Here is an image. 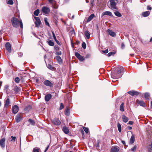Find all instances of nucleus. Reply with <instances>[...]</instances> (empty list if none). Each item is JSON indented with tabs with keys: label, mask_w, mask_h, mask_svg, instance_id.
Masks as SVG:
<instances>
[{
	"label": "nucleus",
	"mask_w": 152,
	"mask_h": 152,
	"mask_svg": "<svg viewBox=\"0 0 152 152\" xmlns=\"http://www.w3.org/2000/svg\"><path fill=\"white\" fill-rule=\"evenodd\" d=\"M124 72V69L122 66H120L118 68L117 71H113L111 73L112 78L113 79H118L121 78Z\"/></svg>",
	"instance_id": "1"
},
{
	"label": "nucleus",
	"mask_w": 152,
	"mask_h": 152,
	"mask_svg": "<svg viewBox=\"0 0 152 152\" xmlns=\"http://www.w3.org/2000/svg\"><path fill=\"white\" fill-rule=\"evenodd\" d=\"M11 21L12 25L15 28L18 27L19 26V24L20 23V28H23V24L21 20H19L15 17H13L11 19Z\"/></svg>",
	"instance_id": "2"
},
{
	"label": "nucleus",
	"mask_w": 152,
	"mask_h": 152,
	"mask_svg": "<svg viewBox=\"0 0 152 152\" xmlns=\"http://www.w3.org/2000/svg\"><path fill=\"white\" fill-rule=\"evenodd\" d=\"M109 1L111 8L113 10H116L117 8L116 1H117V0H109Z\"/></svg>",
	"instance_id": "3"
},
{
	"label": "nucleus",
	"mask_w": 152,
	"mask_h": 152,
	"mask_svg": "<svg viewBox=\"0 0 152 152\" xmlns=\"http://www.w3.org/2000/svg\"><path fill=\"white\" fill-rule=\"evenodd\" d=\"M49 2L51 4L53 8L56 9L58 7V6L56 4L54 0H48Z\"/></svg>",
	"instance_id": "4"
},
{
	"label": "nucleus",
	"mask_w": 152,
	"mask_h": 152,
	"mask_svg": "<svg viewBox=\"0 0 152 152\" xmlns=\"http://www.w3.org/2000/svg\"><path fill=\"white\" fill-rule=\"evenodd\" d=\"M34 18L36 20L35 22V25L37 27H39L41 23L40 20L38 17H35Z\"/></svg>",
	"instance_id": "5"
},
{
	"label": "nucleus",
	"mask_w": 152,
	"mask_h": 152,
	"mask_svg": "<svg viewBox=\"0 0 152 152\" xmlns=\"http://www.w3.org/2000/svg\"><path fill=\"white\" fill-rule=\"evenodd\" d=\"M5 46L6 50L10 53L11 52V47L10 44L9 42H7L5 45Z\"/></svg>",
	"instance_id": "6"
},
{
	"label": "nucleus",
	"mask_w": 152,
	"mask_h": 152,
	"mask_svg": "<svg viewBox=\"0 0 152 152\" xmlns=\"http://www.w3.org/2000/svg\"><path fill=\"white\" fill-rule=\"evenodd\" d=\"M42 12L46 14H48L50 12V9L46 7H44L42 8Z\"/></svg>",
	"instance_id": "7"
},
{
	"label": "nucleus",
	"mask_w": 152,
	"mask_h": 152,
	"mask_svg": "<svg viewBox=\"0 0 152 152\" xmlns=\"http://www.w3.org/2000/svg\"><path fill=\"white\" fill-rule=\"evenodd\" d=\"M53 123L56 125L58 126L60 125L61 123V121L58 118H56L54 119L52 121Z\"/></svg>",
	"instance_id": "8"
},
{
	"label": "nucleus",
	"mask_w": 152,
	"mask_h": 152,
	"mask_svg": "<svg viewBox=\"0 0 152 152\" xmlns=\"http://www.w3.org/2000/svg\"><path fill=\"white\" fill-rule=\"evenodd\" d=\"M44 84L46 86L50 87H53V84L48 80H46L44 82Z\"/></svg>",
	"instance_id": "9"
},
{
	"label": "nucleus",
	"mask_w": 152,
	"mask_h": 152,
	"mask_svg": "<svg viewBox=\"0 0 152 152\" xmlns=\"http://www.w3.org/2000/svg\"><path fill=\"white\" fill-rule=\"evenodd\" d=\"M119 151V148L116 146H113L111 149V152H118Z\"/></svg>",
	"instance_id": "10"
},
{
	"label": "nucleus",
	"mask_w": 152,
	"mask_h": 152,
	"mask_svg": "<svg viewBox=\"0 0 152 152\" xmlns=\"http://www.w3.org/2000/svg\"><path fill=\"white\" fill-rule=\"evenodd\" d=\"M19 110V108L16 105H15L12 108V110L13 113L14 114L16 113Z\"/></svg>",
	"instance_id": "11"
},
{
	"label": "nucleus",
	"mask_w": 152,
	"mask_h": 152,
	"mask_svg": "<svg viewBox=\"0 0 152 152\" xmlns=\"http://www.w3.org/2000/svg\"><path fill=\"white\" fill-rule=\"evenodd\" d=\"M5 138H3L0 140V145L2 148H4L5 146Z\"/></svg>",
	"instance_id": "12"
},
{
	"label": "nucleus",
	"mask_w": 152,
	"mask_h": 152,
	"mask_svg": "<svg viewBox=\"0 0 152 152\" xmlns=\"http://www.w3.org/2000/svg\"><path fill=\"white\" fill-rule=\"evenodd\" d=\"M128 93L132 96L134 95H138L139 94V93L138 92L133 91H129L128 92Z\"/></svg>",
	"instance_id": "13"
},
{
	"label": "nucleus",
	"mask_w": 152,
	"mask_h": 152,
	"mask_svg": "<svg viewBox=\"0 0 152 152\" xmlns=\"http://www.w3.org/2000/svg\"><path fill=\"white\" fill-rule=\"evenodd\" d=\"M150 14V11H148L145 12H142V15L144 17H146L148 16Z\"/></svg>",
	"instance_id": "14"
},
{
	"label": "nucleus",
	"mask_w": 152,
	"mask_h": 152,
	"mask_svg": "<svg viewBox=\"0 0 152 152\" xmlns=\"http://www.w3.org/2000/svg\"><path fill=\"white\" fill-rule=\"evenodd\" d=\"M104 15H109L111 17L113 16V15L112 13L110 11H105L103 12L102 13V16H103Z\"/></svg>",
	"instance_id": "15"
},
{
	"label": "nucleus",
	"mask_w": 152,
	"mask_h": 152,
	"mask_svg": "<svg viewBox=\"0 0 152 152\" xmlns=\"http://www.w3.org/2000/svg\"><path fill=\"white\" fill-rule=\"evenodd\" d=\"M52 97V95L50 94H48L45 96V101H48Z\"/></svg>",
	"instance_id": "16"
},
{
	"label": "nucleus",
	"mask_w": 152,
	"mask_h": 152,
	"mask_svg": "<svg viewBox=\"0 0 152 152\" xmlns=\"http://www.w3.org/2000/svg\"><path fill=\"white\" fill-rule=\"evenodd\" d=\"M22 117L21 115H20L18 114L16 117L15 118V120L17 122H20L21 120L22 119Z\"/></svg>",
	"instance_id": "17"
},
{
	"label": "nucleus",
	"mask_w": 152,
	"mask_h": 152,
	"mask_svg": "<svg viewBox=\"0 0 152 152\" xmlns=\"http://www.w3.org/2000/svg\"><path fill=\"white\" fill-rule=\"evenodd\" d=\"M108 33L112 37H114L115 36V33L113 31H112L111 30L108 29L107 30Z\"/></svg>",
	"instance_id": "18"
},
{
	"label": "nucleus",
	"mask_w": 152,
	"mask_h": 152,
	"mask_svg": "<svg viewBox=\"0 0 152 152\" xmlns=\"http://www.w3.org/2000/svg\"><path fill=\"white\" fill-rule=\"evenodd\" d=\"M10 104V100L9 98H7L6 99L5 104H4V108H7L8 107L9 104Z\"/></svg>",
	"instance_id": "19"
},
{
	"label": "nucleus",
	"mask_w": 152,
	"mask_h": 152,
	"mask_svg": "<svg viewBox=\"0 0 152 152\" xmlns=\"http://www.w3.org/2000/svg\"><path fill=\"white\" fill-rule=\"evenodd\" d=\"M56 59L57 62L59 64H62V61L61 57L59 56H56Z\"/></svg>",
	"instance_id": "20"
},
{
	"label": "nucleus",
	"mask_w": 152,
	"mask_h": 152,
	"mask_svg": "<svg viewBox=\"0 0 152 152\" xmlns=\"http://www.w3.org/2000/svg\"><path fill=\"white\" fill-rule=\"evenodd\" d=\"M62 130L66 134H68L69 133V129L66 126L63 127Z\"/></svg>",
	"instance_id": "21"
},
{
	"label": "nucleus",
	"mask_w": 152,
	"mask_h": 152,
	"mask_svg": "<svg viewBox=\"0 0 152 152\" xmlns=\"http://www.w3.org/2000/svg\"><path fill=\"white\" fill-rule=\"evenodd\" d=\"M95 17V15L94 14H92L90 15L89 17L87 20V22H88L91 21Z\"/></svg>",
	"instance_id": "22"
},
{
	"label": "nucleus",
	"mask_w": 152,
	"mask_h": 152,
	"mask_svg": "<svg viewBox=\"0 0 152 152\" xmlns=\"http://www.w3.org/2000/svg\"><path fill=\"white\" fill-rule=\"evenodd\" d=\"M137 103L139 104L140 106H142L143 107H145V104L144 102L142 101H139L138 100L137 101Z\"/></svg>",
	"instance_id": "23"
},
{
	"label": "nucleus",
	"mask_w": 152,
	"mask_h": 152,
	"mask_svg": "<svg viewBox=\"0 0 152 152\" xmlns=\"http://www.w3.org/2000/svg\"><path fill=\"white\" fill-rule=\"evenodd\" d=\"M31 109V107L30 105L28 106L25 108L24 109V112L26 113L28 112Z\"/></svg>",
	"instance_id": "24"
},
{
	"label": "nucleus",
	"mask_w": 152,
	"mask_h": 152,
	"mask_svg": "<svg viewBox=\"0 0 152 152\" xmlns=\"http://www.w3.org/2000/svg\"><path fill=\"white\" fill-rule=\"evenodd\" d=\"M122 119L123 121L125 123H126L129 120V118L124 115H123L122 116Z\"/></svg>",
	"instance_id": "25"
},
{
	"label": "nucleus",
	"mask_w": 152,
	"mask_h": 152,
	"mask_svg": "<svg viewBox=\"0 0 152 152\" xmlns=\"http://www.w3.org/2000/svg\"><path fill=\"white\" fill-rule=\"evenodd\" d=\"M135 138L134 136L132 135L130 140V143L131 144H132L134 142Z\"/></svg>",
	"instance_id": "26"
},
{
	"label": "nucleus",
	"mask_w": 152,
	"mask_h": 152,
	"mask_svg": "<svg viewBox=\"0 0 152 152\" xmlns=\"http://www.w3.org/2000/svg\"><path fill=\"white\" fill-rule=\"evenodd\" d=\"M84 34L87 39H89L90 37V34L88 31H86L84 32Z\"/></svg>",
	"instance_id": "27"
},
{
	"label": "nucleus",
	"mask_w": 152,
	"mask_h": 152,
	"mask_svg": "<svg viewBox=\"0 0 152 152\" xmlns=\"http://www.w3.org/2000/svg\"><path fill=\"white\" fill-rule=\"evenodd\" d=\"M69 110L67 108L65 111V114L66 115L69 116Z\"/></svg>",
	"instance_id": "28"
},
{
	"label": "nucleus",
	"mask_w": 152,
	"mask_h": 152,
	"mask_svg": "<svg viewBox=\"0 0 152 152\" xmlns=\"http://www.w3.org/2000/svg\"><path fill=\"white\" fill-rule=\"evenodd\" d=\"M115 15L118 17H121V14L118 11H116L114 12Z\"/></svg>",
	"instance_id": "29"
},
{
	"label": "nucleus",
	"mask_w": 152,
	"mask_h": 152,
	"mask_svg": "<svg viewBox=\"0 0 152 152\" xmlns=\"http://www.w3.org/2000/svg\"><path fill=\"white\" fill-rule=\"evenodd\" d=\"M124 103L122 102L121 104L120 107V110L121 111H124Z\"/></svg>",
	"instance_id": "30"
},
{
	"label": "nucleus",
	"mask_w": 152,
	"mask_h": 152,
	"mask_svg": "<svg viewBox=\"0 0 152 152\" xmlns=\"http://www.w3.org/2000/svg\"><path fill=\"white\" fill-rule=\"evenodd\" d=\"M48 44L50 46H53L54 45V43L51 40H50L48 42Z\"/></svg>",
	"instance_id": "31"
},
{
	"label": "nucleus",
	"mask_w": 152,
	"mask_h": 152,
	"mask_svg": "<svg viewBox=\"0 0 152 152\" xmlns=\"http://www.w3.org/2000/svg\"><path fill=\"white\" fill-rule=\"evenodd\" d=\"M28 121L30 123V124L32 125H34L35 124V121L31 119H29L28 120Z\"/></svg>",
	"instance_id": "32"
},
{
	"label": "nucleus",
	"mask_w": 152,
	"mask_h": 152,
	"mask_svg": "<svg viewBox=\"0 0 152 152\" xmlns=\"http://www.w3.org/2000/svg\"><path fill=\"white\" fill-rule=\"evenodd\" d=\"M150 96L149 94L148 93H145L144 94V97L146 99H148L149 98V97Z\"/></svg>",
	"instance_id": "33"
},
{
	"label": "nucleus",
	"mask_w": 152,
	"mask_h": 152,
	"mask_svg": "<svg viewBox=\"0 0 152 152\" xmlns=\"http://www.w3.org/2000/svg\"><path fill=\"white\" fill-rule=\"evenodd\" d=\"M39 13V9H37L34 12V14L36 16H37Z\"/></svg>",
	"instance_id": "34"
},
{
	"label": "nucleus",
	"mask_w": 152,
	"mask_h": 152,
	"mask_svg": "<svg viewBox=\"0 0 152 152\" xmlns=\"http://www.w3.org/2000/svg\"><path fill=\"white\" fill-rule=\"evenodd\" d=\"M117 126L119 132H121V126L120 123H118L117 124Z\"/></svg>",
	"instance_id": "35"
},
{
	"label": "nucleus",
	"mask_w": 152,
	"mask_h": 152,
	"mask_svg": "<svg viewBox=\"0 0 152 152\" xmlns=\"http://www.w3.org/2000/svg\"><path fill=\"white\" fill-rule=\"evenodd\" d=\"M137 148V146H134L133 148H131L130 151L133 152H135L136 150V149Z\"/></svg>",
	"instance_id": "36"
},
{
	"label": "nucleus",
	"mask_w": 152,
	"mask_h": 152,
	"mask_svg": "<svg viewBox=\"0 0 152 152\" xmlns=\"http://www.w3.org/2000/svg\"><path fill=\"white\" fill-rule=\"evenodd\" d=\"M115 53V52H112L109 53L107 54V56L108 57H110L112 56H113Z\"/></svg>",
	"instance_id": "37"
},
{
	"label": "nucleus",
	"mask_w": 152,
	"mask_h": 152,
	"mask_svg": "<svg viewBox=\"0 0 152 152\" xmlns=\"http://www.w3.org/2000/svg\"><path fill=\"white\" fill-rule=\"evenodd\" d=\"M44 21L45 24L48 26H49V24L47 21V18H44Z\"/></svg>",
	"instance_id": "38"
},
{
	"label": "nucleus",
	"mask_w": 152,
	"mask_h": 152,
	"mask_svg": "<svg viewBox=\"0 0 152 152\" xmlns=\"http://www.w3.org/2000/svg\"><path fill=\"white\" fill-rule=\"evenodd\" d=\"M15 81L16 83H18L20 81V79L18 77H17L15 78Z\"/></svg>",
	"instance_id": "39"
},
{
	"label": "nucleus",
	"mask_w": 152,
	"mask_h": 152,
	"mask_svg": "<svg viewBox=\"0 0 152 152\" xmlns=\"http://www.w3.org/2000/svg\"><path fill=\"white\" fill-rule=\"evenodd\" d=\"M83 128L86 133L87 134L88 132L89 129L88 128L83 127Z\"/></svg>",
	"instance_id": "40"
},
{
	"label": "nucleus",
	"mask_w": 152,
	"mask_h": 152,
	"mask_svg": "<svg viewBox=\"0 0 152 152\" xmlns=\"http://www.w3.org/2000/svg\"><path fill=\"white\" fill-rule=\"evenodd\" d=\"M75 55L77 58H78L79 57H80V56H81V55L80 54L77 52L75 53Z\"/></svg>",
	"instance_id": "41"
},
{
	"label": "nucleus",
	"mask_w": 152,
	"mask_h": 152,
	"mask_svg": "<svg viewBox=\"0 0 152 152\" xmlns=\"http://www.w3.org/2000/svg\"><path fill=\"white\" fill-rule=\"evenodd\" d=\"M8 4L12 5L13 4V2L12 0H9L7 2Z\"/></svg>",
	"instance_id": "42"
},
{
	"label": "nucleus",
	"mask_w": 152,
	"mask_h": 152,
	"mask_svg": "<svg viewBox=\"0 0 152 152\" xmlns=\"http://www.w3.org/2000/svg\"><path fill=\"white\" fill-rule=\"evenodd\" d=\"M82 48L85 49L86 48V43L84 42H83L82 43Z\"/></svg>",
	"instance_id": "43"
},
{
	"label": "nucleus",
	"mask_w": 152,
	"mask_h": 152,
	"mask_svg": "<svg viewBox=\"0 0 152 152\" xmlns=\"http://www.w3.org/2000/svg\"><path fill=\"white\" fill-rule=\"evenodd\" d=\"M39 149L34 148L33 150V152H39Z\"/></svg>",
	"instance_id": "44"
},
{
	"label": "nucleus",
	"mask_w": 152,
	"mask_h": 152,
	"mask_svg": "<svg viewBox=\"0 0 152 152\" xmlns=\"http://www.w3.org/2000/svg\"><path fill=\"white\" fill-rule=\"evenodd\" d=\"M11 138L12 139V140H11V141L14 142L15 140L16 139V137H13V136H12L11 137Z\"/></svg>",
	"instance_id": "45"
},
{
	"label": "nucleus",
	"mask_w": 152,
	"mask_h": 152,
	"mask_svg": "<svg viewBox=\"0 0 152 152\" xmlns=\"http://www.w3.org/2000/svg\"><path fill=\"white\" fill-rule=\"evenodd\" d=\"M78 58L81 61H83L84 60L83 56H80V57H79Z\"/></svg>",
	"instance_id": "46"
},
{
	"label": "nucleus",
	"mask_w": 152,
	"mask_h": 152,
	"mask_svg": "<svg viewBox=\"0 0 152 152\" xmlns=\"http://www.w3.org/2000/svg\"><path fill=\"white\" fill-rule=\"evenodd\" d=\"M64 108V105L62 103H61L60 104V107L59 108V109L60 110H61Z\"/></svg>",
	"instance_id": "47"
},
{
	"label": "nucleus",
	"mask_w": 152,
	"mask_h": 152,
	"mask_svg": "<svg viewBox=\"0 0 152 152\" xmlns=\"http://www.w3.org/2000/svg\"><path fill=\"white\" fill-rule=\"evenodd\" d=\"M8 87H9V86L8 85H6L5 86H4V90H6V91H7V89H8Z\"/></svg>",
	"instance_id": "48"
},
{
	"label": "nucleus",
	"mask_w": 152,
	"mask_h": 152,
	"mask_svg": "<svg viewBox=\"0 0 152 152\" xmlns=\"http://www.w3.org/2000/svg\"><path fill=\"white\" fill-rule=\"evenodd\" d=\"M54 49L55 50H59V48L57 45H55V46L54 47Z\"/></svg>",
	"instance_id": "49"
},
{
	"label": "nucleus",
	"mask_w": 152,
	"mask_h": 152,
	"mask_svg": "<svg viewBox=\"0 0 152 152\" xmlns=\"http://www.w3.org/2000/svg\"><path fill=\"white\" fill-rule=\"evenodd\" d=\"M56 55H60L61 54V51L56 52Z\"/></svg>",
	"instance_id": "50"
},
{
	"label": "nucleus",
	"mask_w": 152,
	"mask_h": 152,
	"mask_svg": "<svg viewBox=\"0 0 152 152\" xmlns=\"http://www.w3.org/2000/svg\"><path fill=\"white\" fill-rule=\"evenodd\" d=\"M52 34H53V38L55 40L56 39V36L55 34L53 32H52Z\"/></svg>",
	"instance_id": "51"
},
{
	"label": "nucleus",
	"mask_w": 152,
	"mask_h": 152,
	"mask_svg": "<svg viewBox=\"0 0 152 152\" xmlns=\"http://www.w3.org/2000/svg\"><path fill=\"white\" fill-rule=\"evenodd\" d=\"M102 52L105 53H107L108 52V49H106V50H103Z\"/></svg>",
	"instance_id": "52"
},
{
	"label": "nucleus",
	"mask_w": 152,
	"mask_h": 152,
	"mask_svg": "<svg viewBox=\"0 0 152 152\" xmlns=\"http://www.w3.org/2000/svg\"><path fill=\"white\" fill-rule=\"evenodd\" d=\"M55 41L56 42V43L59 45H61V44L60 42L58 41L57 39L55 40Z\"/></svg>",
	"instance_id": "53"
},
{
	"label": "nucleus",
	"mask_w": 152,
	"mask_h": 152,
	"mask_svg": "<svg viewBox=\"0 0 152 152\" xmlns=\"http://www.w3.org/2000/svg\"><path fill=\"white\" fill-rule=\"evenodd\" d=\"M147 9L148 10H152V8L149 6H148L147 7Z\"/></svg>",
	"instance_id": "54"
},
{
	"label": "nucleus",
	"mask_w": 152,
	"mask_h": 152,
	"mask_svg": "<svg viewBox=\"0 0 152 152\" xmlns=\"http://www.w3.org/2000/svg\"><path fill=\"white\" fill-rule=\"evenodd\" d=\"M48 67L50 69H51L53 68L52 66L50 64H48Z\"/></svg>",
	"instance_id": "55"
},
{
	"label": "nucleus",
	"mask_w": 152,
	"mask_h": 152,
	"mask_svg": "<svg viewBox=\"0 0 152 152\" xmlns=\"http://www.w3.org/2000/svg\"><path fill=\"white\" fill-rule=\"evenodd\" d=\"M150 151L151 152H152V142L151 145V147L150 148Z\"/></svg>",
	"instance_id": "56"
},
{
	"label": "nucleus",
	"mask_w": 152,
	"mask_h": 152,
	"mask_svg": "<svg viewBox=\"0 0 152 152\" xmlns=\"http://www.w3.org/2000/svg\"><path fill=\"white\" fill-rule=\"evenodd\" d=\"M99 141L98 142V143L96 145V147H99Z\"/></svg>",
	"instance_id": "57"
},
{
	"label": "nucleus",
	"mask_w": 152,
	"mask_h": 152,
	"mask_svg": "<svg viewBox=\"0 0 152 152\" xmlns=\"http://www.w3.org/2000/svg\"><path fill=\"white\" fill-rule=\"evenodd\" d=\"M125 45L124 43H122L121 44V48H124Z\"/></svg>",
	"instance_id": "58"
},
{
	"label": "nucleus",
	"mask_w": 152,
	"mask_h": 152,
	"mask_svg": "<svg viewBox=\"0 0 152 152\" xmlns=\"http://www.w3.org/2000/svg\"><path fill=\"white\" fill-rule=\"evenodd\" d=\"M133 123V122L132 121H130L129 122V124L130 125H132Z\"/></svg>",
	"instance_id": "59"
},
{
	"label": "nucleus",
	"mask_w": 152,
	"mask_h": 152,
	"mask_svg": "<svg viewBox=\"0 0 152 152\" xmlns=\"http://www.w3.org/2000/svg\"><path fill=\"white\" fill-rule=\"evenodd\" d=\"M49 146H47L44 152H46Z\"/></svg>",
	"instance_id": "60"
},
{
	"label": "nucleus",
	"mask_w": 152,
	"mask_h": 152,
	"mask_svg": "<svg viewBox=\"0 0 152 152\" xmlns=\"http://www.w3.org/2000/svg\"><path fill=\"white\" fill-rule=\"evenodd\" d=\"M18 88H15V91L16 92L17 91H18Z\"/></svg>",
	"instance_id": "61"
},
{
	"label": "nucleus",
	"mask_w": 152,
	"mask_h": 152,
	"mask_svg": "<svg viewBox=\"0 0 152 152\" xmlns=\"http://www.w3.org/2000/svg\"><path fill=\"white\" fill-rule=\"evenodd\" d=\"M122 142L123 144L124 145L125 143V142L124 141H122Z\"/></svg>",
	"instance_id": "62"
},
{
	"label": "nucleus",
	"mask_w": 152,
	"mask_h": 152,
	"mask_svg": "<svg viewBox=\"0 0 152 152\" xmlns=\"http://www.w3.org/2000/svg\"><path fill=\"white\" fill-rule=\"evenodd\" d=\"M152 42V37L151 38L150 40V42Z\"/></svg>",
	"instance_id": "63"
},
{
	"label": "nucleus",
	"mask_w": 152,
	"mask_h": 152,
	"mask_svg": "<svg viewBox=\"0 0 152 152\" xmlns=\"http://www.w3.org/2000/svg\"><path fill=\"white\" fill-rule=\"evenodd\" d=\"M151 107L152 108V102H151Z\"/></svg>",
	"instance_id": "64"
}]
</instances>
